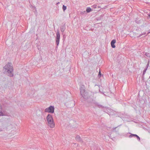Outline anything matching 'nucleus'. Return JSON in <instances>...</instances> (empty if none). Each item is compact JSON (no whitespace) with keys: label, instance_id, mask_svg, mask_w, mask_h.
I'll return each mask as SVG.
<instances>
[{"label":"nucleus","instance_id":"f257e3e1","mask_svg":"<svg viewBox=\"0 0 150 150\" xmlns=\"http://www.w3.org/2000/svg\"><path fill=\"white\" fill-rule=\"evenodd\" d=\"M3 71L9 76H13V69L12 64L11 63L7 64L4 67Z\"/></svg>","mask_w":150,"mask_h":150},{"label":"nucleus","instance_id":"f03ea898","mask_svg":"<svg viewBox=\"0 0 150 150\" xmlns=\"http://www.w3.org/2000/svg\"><path fill=\"white\" fill-rule=\"evenodd\" d=\"M48 125L51 128H53L55 126V124L52 115L48 114L46 117Z\"/></svg>","mask_w":150,"mask_h":150},{"label":"nucleus","instance_id":"7ed1b4c3","mask_svg":"<svg viewBox=\"0 0 150 150\" xmlns=\"http://www.w3.org/2000/svg\"><path fill=\"white\" fill-rule=\"evenodd\" d=\"M54 107L53 106H50L49 107L46 108L45 110V112H46L53 113L54 112Z\"/></svg>","mask_w":150,"mask_h":150},{"label":"nucleus","instance_id":"20e7f679","mask_svg":"<svg viewBox=\"0 0 150 150\" xmlns=\"http://www.w3.org/2000/svg\"><path fill=\"white\" fill-rule=\"evenodd\" d=\"M60 38V33L58 31L56 33V43L57 44V46H58Z\"/></svg>","mask_w":150,"mask_h":150},{"label":"nucleus","instance_id":"39448f33","mask_svg":"<svg viewBox=\"0 0 150 150\" xmlns=\"http://www.w3.org/2000/svg\"><path fill=\"white\" fill-rule=\"evenodd\" d=\"M80 93L81 95H83V94L86 92H85L84 87L83 86L81 87L80 88Z\"/></svg>","mask_w":150,"mask_h":150},{"label":"nucleus","instance_id":"423d86ee","mask_svg":"<svg viewBox=\"0 0 150 150\" xmlns=\"http://www.w3.org/2000/svg\"><path fill=\"white\" fill-rule=\"evenodd\" d=\"M80 93L81 95H83V94L86 92H85L84 87L83 86L81 87L80 88Z\"/></svg>","mask_w":150,"mask_h":150},{"label":"nucleus","instance_id":"0eeeda50","mask_svg":"<svg viewBox=\"0 0 150 150\" xmlns=\"http://www.w3.org/2000/svg\"><path fill=\"white\" fill-rule=\"evenodd\" d=\"M76 141L80 142L81 143H83V141L80 138L79 136L77 135L76 137Z\"/></svg>","mask_w":150,"mask_h":150},{"label":"nucleus","instance_id":"6e6552de","mask_svg":"<svg viewBox=\"0 0 150 150\" xmlns=\"http://www.w3.org/2000/svg\"><path fill=\"white\" fill-rule=\"evenodd\" d=\"M81 95L85 99H87L88 98V94L87 92H86L85 93L83 94V95Z\"/></svg>","mask_w":150,"mask_h":150},{"label":"nucleus","instance_id":"1a4fd4ad","mask_svg":"<svg viewBox=\"0 0 150 150\" xmlns=\"http://www.w3.org/2000/svg\"><path fill=\"white\" fill-rule=\"evenodd\" d=\"M116 42V40H112L111 42V47L113 48H114L115 47V46L114 44Z\"/></svg>","mask_w":150,"mask_h":150},{"label":"nucleus","instance_id":"9d476101","mask_svg":"<svg viewBox=\"0 0 150 150\" xmlns=\"http://www.w3.org/2000/svg\"><path fill=\"white\" fill-rule=\"evenodd\" d=\"M148 66H149V64L148 63L146 65V68L143 71V75H144L145 74V73L146 70H147V68L148 67Z\"/></svg>","mask_w":150,"mask_h":150},{"label":"nucleus","instance_id":"9b49d317","mask_svg":"<svg viewBox=\"0 0 150 150\" xmlns=\"http://www.w3.org/2000/svg\"><path fill=\"white\" fill-rule=\"evenodd\" d=\"M2 107L0 105V115H4L3 112H2Z\"/></svg>","mask_w":150,"mask_h":150},{"label":"nucleus","instance_id":"f8f14e48","mask_svg":"<svg viewBox=\"0 0 150 150\" xmlns=\"http://www.w3.org/2000/svg\"><path fill=\"white\" fill-rule=\"evenodd\" d=\"M91 8L89 7L87 8L86 9V11L87 13H89L91 11Z\"/></svg>","mask_w":150,"mask_h":150},{"label":"nucleus","instance_id":"ddd939ff","mask_svg":"<svg viewBox=\"0 0 150 150\" xmlns=\"http://www.w3.org/2000/svg\"><path fill=\"white\" fill-rule=\"evenodd\" d=\"M66 8H67L66 6H65L64 5H63V7H62V9L64 11L66 10Z\"/></svg>","mask_w":150,"mask_h":150},{"label":"nucleus","instance_id":"4468645a","mask_svg":"<svg viewBox=\"0 0 150 150\" xmlns=\"http://www.w3.org/2000/svg\"><path fill=\"white\" fill-rule=\"evenodd\" d=\"M64 30H65V28L64 27H63L61 28V31L62 32H64Z\"/></svg>","mask_w":150,"mask_h":150},{"label":"nucleus","instance_id":"2eb2a0df","mask_svg":"<svg viewBox=\"0 0 150 150\" xmlns=\"http://www.w3.org/2000/svg\"><path fill=\"white\" fill-rule=\"evenodd\" d=\"M146 34V33L145 32H144V33L140 34L139 36L137 37H141V36H142V35H145V34Z\"/></svg>","mask_w":150,"mask_h":150},{"label":"nucleus","instance_id":"dca6fc26","mask_svg":"<svg viewBox=\"0 0 150 150\" xmlns=\"http://www.w3.org/2000/svg\"><path fill=\"white\" fill-rule=\"evenodd\" d=\"M137 134H131L130 136H129V137H132L133 136H134V137H137Z\"/></svg>","mask_w":150,"mask_h":150},{"label":"nucleus","instance_id":"f3484780","mask_svg":"<svg viewBox=\"0 0 150 150\" xmlns=\"http://www.w3.org/2000/svg\"><path fill=\"white\" fill-rule=\"evenodd\" d=\"M145 55L147 57H150V54L148 53H146L145 54Z\"/></svg>","mask_w":150,"mask_h":150},{"label":"nucleus","instance_id":"a211bd4d","mask_svg":"<svg viewBox=\"0 0 150 150\" xmlns=\"http://www.w3.org/2000/svg\"><path fill=\"white\" fill-rule=\"evenodd\" d=\"M97 6L96 4H94L92 6V7L93 8H97Z\"/></svg>","mask_w":150,"mask_h":150},{"label":"nucleus","instance_id":"6ab92c4d","mask_svg":"<svg viewBox=\"0 0 150 150\" xmlns=\"http://www.w3.org/2000/svg\"><path fill=\"white\" fill-rule=\"evenodd\" d=\"M101 76V74L100 70L99 72V74L98 75V77L100 78Z\"/></svg>","mask_w":150,"mask_h":150},{"label":"nucleus","instance_id":"aec40b11","mask_svg":"<svg viewBox=\"0 0 150 150\" xmlns=\"http://www.w3.org/2000/svg\"><path fill=\"white\" fill-rule=\"evenodd\" d=\"M136 137H137V139L138 141H140V137L138 135Z\"/></svg>","mask_w":150,"mask_h":150},{"label":"nucleus","instance_id":"412c9836","mask_svg":"<svg viewBox=\"0 0 150 150\" xmlns=\"http://www.w3.org/2000/svg\"><path fill=\"white\" fill-rule=\"evenodd\" d=\"M98 106H99V107H102V106L101 105H98Z\"/></svg>","mask_w":150,"mask_h":150},{"label":"nucleus","instance_id":"4be33fe9","mask_svg":"<svg viewBox=\"0 0 150 150\" xmlns=\"http://www.w3.org/2000/svg\"><path fill=\"white\" fill-rule=\"evenodd\" d=\"M149 16V17L150 18V13H149V15H148Z\"/></svg>","mask_w":150,"mask_h":150},{"label":"nucleus","instance_id":"5701e85b","mask_svg":"<svg viewBox=\"0 0 150 150\" xmlns=\"http://www.w3.org/2000/svg\"><path fill=\"white\" fill-rule=\"evenodd\" d=\"M35 9H36V8H35ZM35 10H36V9H35Z\"/></svg>","mask_w":150,"mask_h":150}]
</instances>
